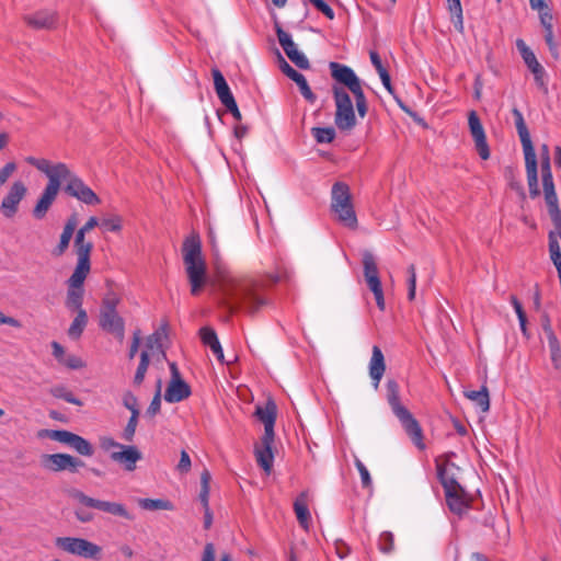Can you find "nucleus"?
Instances as JSON below:
<instances>
[{"label": "nucleus", "mask_w": 561, "mask_h": 561, "mask_svg": "<svg viewBox=\"0 0 561 561\" xmlns=\"http://www.w3.org/2000/svg\"><path fill=\"white\" fill-rule=\"evenodd\" d=\"M160 409H161V397L159 394V391H156V393L146 411V415L149 417H153L154 415H157L160 412Z\"/></svg>", "instance_id": "603ef678"}, {"label": "nucleus", "mask_w": 561, "mask_h": 561, "mask_svg": "<svg viewBox=\"0 0 561 561\" xmlns=\"http://www.w3.org/2000/svg\"><path fill=\"white\" fill-rule=\"evenodd\" d=\"M294 511L299 525L308 530L311 524V515L309 512V495L307 491L301 492L294 502Z\"/></svg>", "instance_id": "a878e982"}, {"label": "nucleus", "mask_w": 561, "mask_h": 561, "mask_svg": "<svg viewBox=\"0 0 561 561\" xmlns=\"http://www.w3.org/2000/svg\"><path fill=\"white\" fill-rule=\"evenodd\" d=\"M512 112L515 117V126L525 156V168L527 173L529 195L531 198H536L540 195V190L538 186L537 158L535 148L533 146L530 134L527 129L522 112L517 108H513Z\"/></svg>", "instance_id": "423d86ee"}, {"label": "nucleus", "mask_w": 561, "mask_h": 561, "mask_svg": "<svg viewBox=\"0 0 561 561\" xmlns=\"http://www.w3.org/2000/svg\"><path fill=\"white\" fill-rule=\"evenodd\" d=\"M185 273L191 286V294L197 296L207 284V265L202 254L199 237H187L182 247Z\"/></svg>", "instance_id": "f03ea898"}, {"label": "nucleus", "mask_w": 561, "mask_h": 561, "mask_svg": "<svg viewBox=\"0 0 561 561\" xmlns=\"http://www.w3.org/2000/svg\"><path fill=\"white\" fill-rule=\"evenodd\" d=\"M216 550L215 546L211 542H208L204 547V551L202 554V561H215Z\"/></svg>", "instance_id": "338daca9"}, {"label": "nucleus", "mask_w": 561, "mask_h": 561, "mask_svg": "<svg viewBox=\"0 0 561 561\" xmlns=\"http://www.w3.org/2000/svg\"><path fill=\"white\" fill-rule=\"evenodd\" d=\"M141 458L140 450L134 445H123L118 450H113L111 455V459L126 471H134Z\"/></svg>", "instance_id": "412c9836"}, {"label": "nucleus", "mask_w": 561, "mask_h": 561, "mask_svg": "<svg viewBox=\"0 0 561 561\" xmlns=\"http://www.w3.org/2000/svg\"><path fill=\"white\" fill-rule=\"evenodd\" d=\"M123 444L114 440L112 437L110 436H102L100 437V447L108 453V455L111 456L113 450H118L119 448H122Z\"/></svg>", "instance_id": "8fccbe9b"}, {"label": "nucleus", "mask_w": 561, "mask_h": 561, "mask_svg": "<svg viewBox=\"0 0 561 561\" xmlns=\"http://www.w3.org/2000/svg\"><path fill=\"white\" fill-rule=\"evenodd\" d=\"M274 438L266 440V436L262 437L261 445L255 448V457L260 467L268 474L272 471L274 456L272 445Z\"/></svg>", "instance_id": "cd10ccee"}, {"label": "nucleus", "mask_w": 561, "mask_h": 561, "mask_svg": "<svg viewBox=\"0 0 561 561\" xmlns=\"http://www.w3.org/2000/svg\"><path fill=\"white\" fill-rule=\"evenodd\" d=\"M26 195L27 186L23 181L16 180L12 182L1 199L0 214L5 219L14 218L19 213L20 205Z\"/></svg>", "instance_id": "ddd939ff"}, {"label": "nucleus", "mask_w": 561, "mask_h": 561, "mask_svg": "<svg viewBox=\"0 0 561 561\" xmlns=\"http://www.w3.org/2000/svg\"><path fill=\"white\" fill-rule=\"evenodd\" d=\"M280 70L291 79L299 88L301 95L310 103H314L317 100L316 94L311 91L306 78L300 72L296 71L280 55L277 53Z\"/></svg>", "instance_id": "aec40b11"}, {"label": "nucleus", "mask_w": 561, "mask_h": 561, "mask_svg": "<svg viewBox=\"0 0 561 561\" xmlns=\"http://www.w3.org/2000/svg\"><path fill=\"white\" fill-rule=\"evenodd\" d=\"M25 161L45 174L48 179L46 186L41 193L32 210L33 217L37 220H42L45 218L59 194L61 185L58 176L60 174H57L55 163H51L47 159L30 156L25 158Z\"/></svg>", "instance_id": "7ed1b4c3"}, {"label": "nucleus", "mask_w": 561, "mask_h": 561, "mask_svg": "<svg viewBox=\"0 0 561 561\" xmlns=\"http://www.w3.org/2000/svg\"><path fill=\"white\" fill-rule=\"evenodd\" d=\"M75 516L81 523H90L94 519L93 513L88 512L81 507H79L75 511Z\"/></svg>", "instance_id": "680f3d73"}, {"label": "nucleus", "mask_w": 561, "mask_h": 561, "mask_svg": "<svg viewBox=\"0 0 561 561\" xmlns=\"http://www.w3.org/2000/svg\"><path fill=\"white\" fill-rule=\"evenodd\" d=\"M458 470L459 468L449 461L437 465V476L445 491L460 485L457 481Z\"/></svg>", "instance_id": "bb28decb"}, {"label": "nucleus", "mask_w": 561, "mask_h": 561, "mask_svg": "<svg viewBox=\"0 0 561 561\" xmlns=\"http://www.w3.org/2000/svg\"><path fill=\"white\" fill-rule=\"evenodd\" d=\"M445 496L449 510L455 514L461 515L471 507V497L461 485L445 491Z\"/></svg>", "instance_id": "4be33fe9"}, {"label": "nucleus", "mask_w": 561, "mask_h": 561, "mask_svg": "<svg viewBox=\"0 0 561 561\" xmlns=\"http://www.w3.org/2000/svg\"><path fill=\"white\" fill-rule=\"evenodd\" d=\"M468 124L471 136L474 140L476 149L481 159L488 160L490 158V149L486 142L484 128L480 122L479 116L474 111L468 115Z\"/></svg>", "instance_id": "6ab92c4d"}, {"label": "nucleus", "mask_w": 561, "mask_h": 561, "mask_svg": "<svg viewBox=\"0 0 561 561\" xmlns=\"http://www.w3.org/2000/svg\"><path fill=\"white\" fill-rule=\"evenodd\" d=\"M541 25L546 31L552 30V14L549 9L539 13Z\"/></svg>", "instance_id": "052dcab7"}, {"label": "nucleus", "mask_w": 561, "mask_h": 561, "mask_svg": "<svg viewBox=\"0 0 561 561\" xmlns=\"http://www.w3.org/2000/svg\"><path fill=\"white\" fill-rule=\"evenodd\" d=\"M53 355L61 364L66 357L65 348L58 342H51Z\"/></svg>", "instance_id": "774afa93"}, {"label": "nucleus", "mask_w": 561, "mask_h": 561, "mask_svg": "<svg viewBox=\"0 0 561 561\" xmlns=\"http://www.w3.org/2000/svg\"><path fill=\"white\" fill-rule=\"evenodd\" d=\"M545 201L548 206L549 216L553 222L554 228L561 239V210L558 203V196L556 192L543 193Z\"/></svg>", "instance_id": "c756f323"}, {"label": "nucleus", "mask_w": 561, "mask_h": 561, "mask_svg": "<svg viewBox=\"0 0 561 561\" xmlns=\"http://www.w3.org/2000/svg\"><path fill=\"white\" fill-rule=\"evenodd\" d=\"M378 547L381 552L383 553H390L393 551L394 548V538L392 533L390 531H383L380 534L378 539Z\"/></svg>", "instance_id": "c03bdc74"}, {"label": "nucleus", "mask_w": 561, "mask_h": 561, "mask_svg": "<svg viewBox=\"0 0 561 561\" xmlns=\"http://www.w3.org/2000/svg\"><path fill=\"white\" fill-rule=\"evenodd\" d=\"M386 390L387 401L393 414L398 417L402 427L410 436L414 445L421 450L425 449V444L423 442V431L419 422L400 402V388L398 382L394 379H389L386 383Z\"/></svg>", "instance_id": "39448f33"}, {"label": "nucleus", "mask_w": 561, "mask_h": 561, "mask_svg": "<svg viewBox=\"0 0 561 561\" xmlns=\"http://www.w3.org/2000/svg\"><path fill=\"white\" fill-rule=\"evenodd\" d=\"M46 434L49 438L69 446H71L76 436V434L65 430L46 431Z\"/></svg>", "instance_id": "37998d69"}, {"label": "nucleus", "mask_w": 561, "mask_h": 561, "mask_svg": "<svg viewBox=\"0 0 561 561\" xmlns=\"http://www.w3.org/2000/svg\"><path fill=\"white\" fill-rule=\"evenodd\" d=\"M121 298L115 293L105 295L100 310L99 325L102 330L113 334L119 342L125 337V321L116 308Z\"/></svg>", "instance_id": "1a4fd4ad"}, {"label": "nucleus", "mask_w": 561, "mask_h": 561, "mask_svg": "<svg viewBox=\"0 0 561 561\" xmlns=\"http://www.w3.org/2000/svg\"><path fill=\"white\" fill-rule=\"evenodd\" d=\"M311 131L319 144H330L335 138V130L333 127H314Z\"/></svg>", "instance_id": "58836bf2"}, {"label": "nucleus", "mask_w": 561, "mask_h": 561, "mask_svg": "<svg viewBox=\"0 0 561 561\" xmlns=\"http://www.w3.org/2000/svg\"><path fill=\"white\" fill-rule=\"evenodd\" d=\"M89 273L73 271L68 279V290L65 305L68 310L79 312L83 301V283Z\"/></svg>", "instance_id": "2eb2a0df"}, {"label": "nucleus", "mask_w": 561, "mask_h": 561, "mask_svg": "<svg viewBox=\"0 0 561 561\" xmlns=\"http://www.w3.org/2000/svg\"><path fill=\"white\" fill-rule=\"evenodd\" d=\"M164 331L162 329L154 331L151 335H149L146 340V350L149 352V356L153 353L154 350H161L162 337L164 336Z\"/></svg>", "instance_id": "79ce46f5"}, {"label": "nucleus", "mask_w": 561, "mask_h": 561, "mask_svg": "<svg viewBox=\"0 0 561 561\" xmlns=\"http://www.w3.org/2000/svg\"><path fill=\"white\" fill-rule=\"evenodd\" d=\"M558 238L560 237L554 228V231L549 232V252H561Z\"/></svg>", "instance_id": "0e129e2a"}, {"label": "nucleus", "mask_w": 561, "mask_h": 561, "mask_svg": "<svg viewBox=\"0 0 561 561\" xmlns=\"http://www.w3.org/2000/svg\"><path fill=\"white\" fill-rule=\"evenodd\" d=\"M41 466L48 471L59 472L69 470L76 472L83 462L68 454H44L41 456Z\"/></svg>", "instance_id": "4468645a"}, {"label": "nucleus", "mask_w": 561, "mask_h": 561, "mask_svg": "<svg viewBox=\"0 0 561 561\" xmlns=\"http://www.w3.org/2000/svg\"><path fill=\"white\" fill-rule=\"evenodd\" d=\"M75 250L77 255V264L75 271L90 273L91 270V252L93 243L85 240V233L77 231L75 236Z\"/></svg>", "instance_id": "a211bd4d"}, {"label": "nucleus", "mask_w": 561, "mask_h": 561, "mask_svg": "<svg viewBox=\"0 0 561 561\" xmlns=\"http://www.w3.org/2000/svg\"><path fill=\"white\" fill-rule=\"evenodd\" d=\"M122 217L121 216H112L111 218H105L102 220L101 226L108 231L118 232L122 229Z\"/></svg>", "instance_id": "09e8293b"}, {"label": "nucleus", "mask_w": 561, "mask_h": 561, "mask_svg": "<svg viewBox=\"0 0 561 561\" xmlns=\"http://www.w3.org/2000/svg\"><path fill=\"white\" fill-rule=\"evenodd\" d=\"M191 458L185 450L181 451L180 461L176 469L180 473H187L191 470Z\"/></svg>", "instance_id": "4d7b16f0"}, {"label": "nucleus", "mask_w": 561, "mask_h": 561, "mask_svg": "<svg viewBox=\"0 0 561 561\" xmlns=\"http://www.w3.org/2000/svg\"><path fill=\"white\" fill-rule=\"evenodd\" d=\"M124 405L131 412V414L139 415V410L137 408V398L131 392H126L123 396Z\"/></svg>", "instance_id": "864d4df0"}, {"label": "nucleus", "mask_w": 561, "mask_h": 561, "mask_svg": "<svg viewBox=\"0 0 561 561\" xmlns=\"http://www.w3.org/2000/svg\"><path fill=\"white\" fill-rule=\"evenodd\" d=\"M317 10H319L321 13H323L328 19L333 20L334 19V11L332 8L325 3L323 0H309Z\"/></svg>", "instance_id": "5fc2aeb1"}, {"label": "nucleus", "mask_w": 561, "mask_h": 561, "mask_svg": "<svg viewBox=\"0 0 561 561\" xmlns=\"http://www.w3.org/2000/svg\"><path fill=\"white\" fill-rule=\"evenodd\" d=\"M50 394L57 399H62L68 403L81 407L83 403L65 386H56L50 389Z\"/></svg>", "instance_id": "e433bc0d"}, {"label": "nucleus", "mask_w": 561, "mask_h": 561, "mask_svg": "<svg viewBox=\"0 0 561 561\" xmlns=\"http://www.w3.org/2000/svg\"><path fill=\"white\" fill-rule=\"evenodd\" d=\"M18 165L15 162L10 161L0 168V187H2L9 179L16 172Z\"/></svg>", "instance_id": "49530a36"}, {"label": "nucleus", "mask_w": 561, "mask_h": 561, "mask_svg": "<svg viewBox=\"0 0 561 561\" xmlns=\"http://www.w3.org/2000/svg\"><path fill=\"white\" fill-rule=\"evenodd\" d=\"M510 300H511V304L517 314L518 321L519 322L527 321V317L523 309V306H522L520 301L516 298V296H511Z\"/></svg>", "instance_id": "bf43d9fd"}, {"label": "nucleus", "mask_w": 561, "mask_h": 561, "mask_svg": "<svg viewBox=\"0 0 561 561\" xmlns=\"http://www.w3.org/2000/svg\"><path fill=\"white\" fill-rule=\"evenodd\" d=\"M540 168H541V178L542 176H552L549 149H548V146H546V145L542 146Z\"/></svg>", "instance_id": "de8ad7c7"}, {"label": "nucleus", "mask_w": 561, "mask_h": 561, "mask_svg": "<svg viewBox=\"0 0 561 561\" xmlns=\"http://www.w3.org/2000/svg\"><path fill=\"white\" fill-rule=\"evenodd\" d=\"M548 344L550 350V358L556 369L561 368V346L560 343L550 328H546Z\"/></svg>", "instance_id": "473e14b6"}, {"label": "nucleus", "mask_w": 561, "mask_h": 561, "mask_svg": "<svg viewBox=\"0 0 561 561\" xmlns=\"http://www.w3.org/2000/svg\"><path fill=\"white\" fill-rule=\"evenodd\" d=\"M448 10L451 14V22L455 28L463 33V15H462V7L460 0H447Z\"/></svg>", "instance_id": "c9c22d12"}, {"label": "nucleus", "mask_w": 561, "mask_h": 561, "mask_svg": "<svg viewBox=\"0 0 561 561\" xmlns=\"http://www.w3.org/2000/svg\"><path fill=\"white\" fill-rule=\"evenodd\" d=\"M55 543L65 552L85 559H99L102 552L100 546L83 538L58 537Z\"/></svg>", "instance_id": "9b49d317"}, {"label": "nucleus", "mask_w": 561, "mask_h": 561, "mask_svg": "<svg viewBox=\"0 0 561 561\" xmlns=\"http://www.w3.org/2000/svg\"><path fill=\"white\" fill-rule=\"evenodd\" d=\"M211 75H213V79H214V88H215L216 94H217L218 99L220 100V102L225 103V102L233 99L230 88H229L225 77L220 72V70L217 68H214L211 70Z\"/></svg>", "instance_id": "7c9ffc66"}, {"label": "nucleus", "mask_w": 561, "mask_h": 561, "mask_svg": "<svg viewBox=\"0 0 561 561\" xmlns=\"http://www.w3.org/2000/svg\"><path fill=\"white\" fill-rule=\"evenodd\" d=\"M354 463H355L356 469L359 472L363 488L370 489L373 481H371V477L369 474L368 469L357 457H355Z\"/></svg>", "instance_id": "a18cd8bd"}, {"label": "nucleus", "mask_w": 561, "mask_h": 561, "mask_svg": "<svg viewBox=\"0 0 561 561\" xmlns=\"http://www.w3.org/2000/svg\"><path fill=\"white\" fill-rule=\"evenodd\" d=\"M225 105V107L231 113V115L233 116L234 119L237 121H241L242 116H241V113L238 108V105H237V102L233 99L222 103Z\"/></svg>", "instance_id": "e2e57ef3"}, {"label": "nucleus", "mask_w": 561, "mask_h": 561, "mask_svg": "<svg viewBox=\"0 0 561 561\" xmlns=\"http://www.w3.org/2000/svg\"><path fill=\"white\" fill-rule=\"evenodd\" d=\"M77 227V218L71 216L67 219L62 232L60 234V240L58 245L53 250V255L60 256L62 255L69 247L70 240L73 236V232Z\"/></svg>", "instance_id": "c85d7f7f"}, {"label": "nucleus", "mask_w": 561, "mask_h": 561, "mask_svg": "<svg viewBox=\"0 0 561 561\" xmlns=\"http://www.w3.org/2000/svg\"><path fill=\"white\" fill-rule=\"evenodd\" d=\"M88 324V314L84 309H80L79 312H77L76 318L73 319L72 323L70 324L68 329V335L77 340L81 336L82 332L84 331L85 327Z\"/></svg>", "instance_id": "72a5a7b5"}, {"label": "nucleus", "mask_w": 561, "mask_h": 561, "mask_svg": "<svg viewBox=\"0 0 561 561\" xmlns=\"http://www.w3.org/2000/svg\"><path fill=\"white\" fill-rule=\"evenodd\" d=\"M138 504L141 508L147 511H173L174 505L169 500L163 499H140Z\"/></svg>", "instance_id": "f704fd0d"}, {"label": "nucleus", "mask_w": 561, "mask_h": 561, "mask_svg": "<svg viewBox=\"0 0 561 561\" xmlns=\"http://www.w3.org/2000/svg\"><path fill=\"white\" fill-rule=\"evenodd\" d=\"M331 209L337 220L350 229L357 228V217L352 203L350 186L343 182H336L331 191Z\"/></svg>", "instance_id": "6e6552de"}, {"label": "nucleus", "mask_w": 561, "mask_h": 561, "mask_svg": "<svg viewBox=\"0 0 561 561\" xmlns=\"http://www.w3.org/2000/svg\"><path fill=\"white\" fill-rule=\"evenodd\" d=\"M137 423H138V415H136L135 413L130 415L129 420H128V423L124 430V433H123V438L127 442H131L133 438H134V435H135V432H136V427H137Z\"/></svg>", "instance_id": "3c124183"}, {"label": "nucleus", "mask_w": 561, "mask_h": 561, "mask_svg": "<svg viewBox=\"0 0 561 561\" xmlns=\"http://www.w3.org/2000/svg\"><path fill=\"white\" fill-rule=\"evenodd\" d=\"M545 41H546L551 54L554 56V58H558V49H557V44L553 38L552 30L545 32Z\"/></svg>", "instance_id": "69168bd1"}, {"label": "nucleus", "mask_w": 561, "mask_h": 561, "mask_svg": "<svg viewBox=\"0 0 561 561\" xmlns=\"http://www.w3.org/2000/svg\"><path fill=\"white\" fill-rule=\"evenodd\" d=\"M277 39L282 48L284 49L286 56L300 69H309L310 62L308 58L301 53L295 42L291 38V35L285 32L279 24L275 25Z\"/></svg>", "instance_id": "f3484780"}, {"label": "nucleus", "mask_w": 561, "mask_h": 561, "mask_svg": "<svg viewBox=\"0 0 561 561\" xmlns=\"http://www.w3.org/2000/svg\"><path fill=\"white\" fill-rule=\"evenodd\" d=\"M171 380L164 393V400L170 403L183 401L191 394L190 386L181 378L179 368L174 362L169 363Z\"/></svg>", "instance_id": "dca6fc26"}, {"label": "nucleus", "mask_w": 561, "mask_h": 561, "mask_svg": "<svg viewBox=\"0 0 561 561\" xmlns=\"http://www.w3.org/2000/svg\"><path fill=\"white\" fill-rule=\"evenodd\" d=\"M255 415L264 424V435L266 440L274 438V424L276 420V404L273 401H267L264 407H257Z\"/></svg>", "instance_id": "393cba45"}, {"label": "nucleus", "mask_w": 561, "mask_h": 561, "mask_svg": "<svg viewBox=\"0 0 561 561\" xmlns=\"http://www.w3.org/2000/svg\"><path fill=\"white\" fill-rule=\"evenodd\" d=\"M199 336L205 345H208L209 343L218 339L216 332L209 327L202 328L199 330Z\"/></svg>", "instance_id": "13d9d810"}, {"label": "nucleus", "mask_w": 561, "mask_h": 561, "mask_svg": "<svg viewBox=\"0 0 561 561\" xmlns=\"http://www.w3.org/2000/svg\"><path fill=\"white\" fill-rule=\"evenodd\" d=\"M57 174L59 175L60 185L65 183L64 191L71 197L80 201L85 205H98L101 203L100 197L89 187L81 178L73 173L64 162L55 163Z\"/></svg>", "instance_id": "0eeeda50"}, {"label": "nucleus", "mask_w": 561, "mask_h": 561, "mask_svg": "<svg viewBox=\"0 0 561 561\" xmlns=\"http://www.w3.org/2000/svg\"><path fill=\"white\" fill-rule=\"evenodd\" d=\"M386 371V360L379 346L374 345L371 348V357L368 364L369 377L374 388L377 390Z\"/></svg>", "instance_id": "b1692460"}, {"label": "nucleus", "mask_w": 561, "mask_h": 561, "mask_svg": "<svg viewBox=\"0 0 561 561\" xmlns=\"http://www.w3.org/2000/svg\"><path fill=\"white\" fill-rule=\"evenodd\" d=\"M364 277L368 288L373 291L378 308L383 311L386 308L383 290L379 278L378 266L374 254L369 251L363 252Z\"/></svg>", "instance_id": "f8f14e48"}, {"label": "nucleus", "mask_w": 561, "mask_h": 561, "mask_svg": "<svg viewBox=\"0 0 561 561\" xmlns=\"http://www.w3.org/2000/svg\"><path fill=\"white\" fill-rule=\"evenodd\" d=\"M221 287L231 308L240 307L249 313H254L266 304V301L255 293L253 283L250 279L228 277L222 280Z\"/></svg>", "instance_id": "20e7f679"}, {"label": "nucleus", "mask_w": 561, "mask_h": 561, "mask_svg": "<svg viewBox=\"0 0 561 561\" xmlns=\"http://www.w3.org/2000/svg\"><path fill=\"white\" fill-rule=\"evenodd\" d=\"M150 362V356L148 351H142L140 354V362L137 367L135 377H134V383L136 386H140L145 379L148 366Z\"/></svg>", "instance_id": "4c0bfd02"}, {"label": "nucleus", "mask_w": 561, "mask_h": 561, "mask_svg": "<svg viewBox=\"0 0 561 561\" xmlns=\"http://www.w3.org/2000/svg\"><path fill=\"white\" fill-rule=\"evenodd\" d=\"M68 496L83 506L96 508L99 511L108 513L114 516H119L129 520L134 518L133 515L127 511V508L121 503L98 500L84 494L82 491L78 489H70L68 491Z\"/></svg>", "instance_id": "9d476101"}, {"label": "nucleus", "mask_w": 561, "mask_h": 561, "mask_svg": "<svg viewBox=\"0 0 561 561\" xmlns=\"http://www.w3.org/2000/svg\"><path fill=\"white\" fill-rule=\"evenodd\" d=\"M61 364L70 369H80L84 367L83 360L80 357L72 354L66 355Z\"/></svg>", "instance_id": "6e6d98bb"}, {"label": "nucleus", "mask_w": 561, "mask_h": 561, "mask_svg": "<svg viewBox=\"0 0 561 561\" xmlns=\"http://www.w3.org/2000/svg\"><path fill=\"white\" fill-rule=\"evenodd\" d=\"M329 68L331 70L332 78L341 84H335L332 88L336 107L334 123L340 130H352L356 125V116L347 90L355 98L358 115L360 117H365L368 106L362 87V81L348 66L332 61L330 62Z\"/></svg>", "instance_id": "f257e3e1"}, {"label": "nucleus", "mask_w": 561, "mask_h": 561, "mask_svg": "<svg viewBox=\"0 0 561 561\" xmlns=\"http://www.w3.org/2000/svg\"><path fill=\"white\" fill-rule=\"evenodd\" d=\"M70 447L73 448L80 455L87 456V457L92 456L94 453V449H93L92 445L90 444V442H88L85 438H83L77 434H76Z\"/></svg>", "instance_id": "a19ab883"}, {"label": "nucleus", "mask_w": 561, "mask_h": 561, "mask_svg": "<svg viewBox=\"0 0 561 561\" xmlns=\"http://www.w3.org/2000/svg\"><path fill=\"white\" fill-rule=\"evenodd\" d=\"M23 21L34 30H50L56 26L57 14L51 10H39L25 14Z\"/></svg>", "instance_id": "5701e85b"}, {"label": "nucleus", "mask_w": 561, "mask_h": 561, "mask_svg": "<svg viewBox=\"0 0 561 561\" xmlns=\"http://www.w3.org/2000/svg\"><path fill=\"white\" fill-rule=\"evenodd\" d=\"M465 397L479 407L483 413L490 410V397L486 387L483 386L481 390L465 391Z\"/></svg>", "instance_id": "2f4dec72"}, {"label": "nucleus", "mask_w": 561, "mask_h": 561, "mask_svg": "<svg viewBox=\"0 0 561 561\" xmlns=\"http://www.w3.org/2000/svg\"><path fill=\"white\" fill-rule=\"evenodd\" d=\"M523 59H524L525 64L527 65V67L530 69V71L535 75V79L537 81L541 80L545 71H543L542 66L538 62L533 50L526 51V55L523 56Z\"/></svg>", "instance_id": "ea45409f"}]
</instances>
